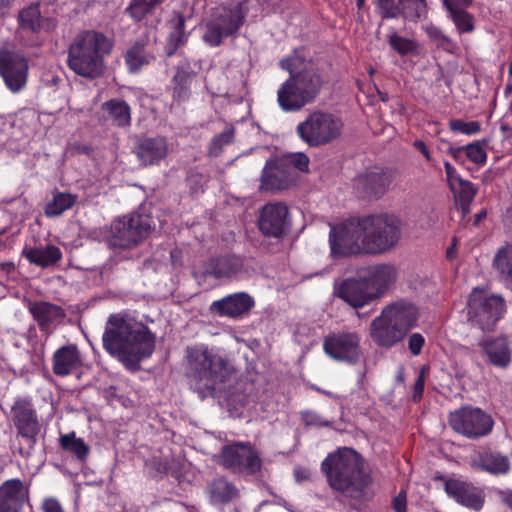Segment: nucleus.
Segmentation results:
<instances>
[{"label":"nucleus","mask_w":512,"mask_h":512,"mask_svg":"<svg viewBox=\"0 0 512 512\" xmlns=\"http://www.w3.org/2000/svg\"><path fill=\"white\" fill-rule=\"evenodd\" d=\"M102 343L105 351L127 369L138 371L141 360L151 356L155 349V336L144 324L112 314L106 322Z\"/></svg>","instance_id":"1"},{"label":"nucleus","mask_w":512,"mask_h":512,"mask_svg":"<svg viewBox=\"0 0 512 512\" xmlns=\"http://www.w3.org/2000/svg\"><path fill=\"white\" fill-rule=\"evenodd\" d=\"M280 67L290 74L277 91V102L283 111H300L318 98L326 80L312 60L295 50L280 61Z\"/></svg>","instance_id":"2"},{"label":"nucleus","mask_w":512,"mask_h":512,"mask_svg":"<svg viewBox=\"0 0 512 512\" xmlns=\"http://www.w3.org/2000/svg\"><path fill=\"white\" fill-rule=\"evenodd\" d=\"M321 471L332 490L354 500L365 499L372 484L363 457L352 448L342 447L329 453L321 463Z\"/></svg>","instance_id":"3"},{"label":"nucleus","mask_w":512,"mask_h":512,"mask_svg":"<svg viewBox=\"0 0 512 512\" xmlns=\"http://www.w3.org/2000/svg\"><path fill=\"white\" fill-rule=\"evenodd\" d=\"M184 366L190 385L202 397L211 394L228 374L227 362L204 345L186 347Z\"/></svg>","instance_id":"4"},{"label":"nucleus","mask_w":512,"mask_h":512,"mask_svg":"<svg viewBox=\"0 0 512 512\" xmlns=\"http://www.w3.org/2000/svg\"><path fill=\"white\" fill-rule=\"evenodd\" d=\"M418 309L410 302L400 300L387 305L370 324L369 335L383 348H391L402 342L416 325Z\"/></svg>","instance_id":"5"},{"label":"nucleus","mask_w":512,"mask_h":512,"mask_svg":"<svg viewBox=\"0 0 512 512\" xmlns=\"http://www.w3.org/2000/svg\"><path fill=\"white\" fill-rule=\"evenodd\" d=\"M112 49V42L102 33L90 30L79 34L68 49L67 64L76 74L96 78L104 67L103 58Z\"/></svg>","instance_id":"6"},{"label":"nucleus","mask_w":512,"mask_h":512,"mask_svg":"<svg viewBox=\"0 0 512 512\" xmlns=\"http://www.w3.org/2000/svg\"><path fill=\"white\" fill-rule=\"evenodd\" d=\"M154 229L155 223L149 214L134 211L112 221L107 244L114 250H132L148 239Z\"/></svg>","instance_id":"7"},{"label":"nucleus","mask_w":512,"mask_h":512,"mask_svg":"<svg viewBox=\"0 0 512 512\" xmlns=\"http://www.w3.org/2000/svg\"><path fill=\"white\" fill-rule=\"evenodd\" d=\"M366 254L379 255L390 251L402 237L401 220L390 214L362 217Z\"/></svg>","instance_id":"8"},{"label":"nucleus","mask_w":512,"mask_h":512,"mask_svg":"<svg viewBox=\"0 0 512 512\" xmlns=\"http://www.w3.org/2000/svg\"><path fill=\"white\" fill-rule=\"evenodd\" d=\"M466 308L468 322L486 332L493 331L506 311V304L501 295L476 287L469 295Z\"/></svg>","instance_id":"9"},{"label":"nucleus","mask_w":512,"mask_h":512,"mask_svg":"<svg viewBox=\"0 0 512 512\" xmlns=\"http://www.w3.org/2000/svg\"><path fill=\"white\" fill-rule=\"evenodd\" d=\"M343 130L340 117L330 112L313 111L297 125L300 139L310 147H320L338 139Z\"/></svg>","instance_id":"10"},{"label":"nucleus","mask_w":512,"mask_h":512,"mask_svg":"<svg viewBox=\"0 0 512 512\" xmlns=\"http://www.w3.org/2000/svg\"><path fill=\"white\" fill-rule=\"evenodd\" d=\"M244 4L216 7L205 23L203 41L211 47H219L225 38L235 37L245 22Z\"/></svg>","instance_id":"11"},{"label":"nucleus","mask_w":512,"mask_h":512,"mask_svg":"<svg viewBox=\"0 0 512 512\" xmlns=\"http://www.w3.org/2000/svg\"><path fill=\"white\" fill-rule=\"evenodd\" d=\"M329 244L333 258L366 254L362 217L333 226L329 233Z\"/></svg>","instance_id":"12"},{"label":"nucleus","mask_w":512,"mask_h":512,"mask_svg":"<svg viewBox=\"0 0 512 512\" xmlns=\"http://www.w3.org/2000/svg\"><path fill=\"white\" fill-rule=\"evenodd\" d=\"M217 462L235 474L255 476L261 471L262 460L249 442H234L224 445Z\"/></svg>","instance_id":"13"},{"label":"nucleus","mask_w":512,"mask_h":512,"mask_svg":"<svg viewBox=\"0 0 512 512\" xmlns=\"http://www.w3.org/2000/svg\"><path fill=\"white\" fill-rule=\"evenodd\" d=\"M11 419L16 428L17 437H21L27 445V450L20 447L19 453L22 456H28L30 450L36 445L37 435L41 431L38 414L31 399L18 397L11 406Z\"/></svg>","instance_id":"14"},{"label":"nucleus","mask_w":512,"mask_h":512,"mask_svg":"<svg viewBox=\"0 0 512 512\" xmlns=\"http://www.w3.org/2000/svg\"><path fill=\"white\" fill-rule=\"evenodd\" d=\"M449 424L455 432L469 439H478L491 433L494 420L480 408L466 406L450 413Z\"/></svg>","instance_id":"15"},{"label":"nucleus","mask_w":512,"mask_h":512,"mask_svg":"<svg viewBox=\"0 0 512 512\" xmlns=\"http://www.w3.org/2000/svg\"><path fill=\"white\" fill-rule=\"evenodd\" d=\"M257 227L264 237L282 240L291 229L288 206L281 201L266 203L258 211Z\"/></svg>","instance_id":"16"},{"label":"nucleus","mask_w":512,"mask_h":512,"mask_svg":"<svg viewBox=\"0 0 512 512\" xmlns=\"http://www.w3.org/2000/svg\"><path fill=\"white\" fill-rule=\"evenodd\" d=\"M28 61L20 52L0 49V76L7 88L16 93L21 91L28 77Z\"/></svg>","instance_id":"17"},{"label":"nucleus","mask_w":512,"mask_h":512,"mask_svg":"<svg viewBox=\"0 0 512 512\" xmlns=\"http://www.w3.org/2000/svg\"><path fill=\"white\" fill-rule=\"evenodd\" d=\"M323 349L337 361L354 364L360 358V336L356 332L332 333L324 338Z\"/></svg>","instance_id":"18"},{"label":"nucleus","mask_w":512,"mask_h":512,"mask_svg":"<svg viewBox=\"0 0 512 512\" xmlns=\"http://www.w3.org/2000/svg\"><path fill=\"white\" fill-rule=\"evenodd\" d=\"M296 172L284 160L267 161L262 175L260 190L278 192L290 188L296 181Z\"/></svg>","instance_id":"19"},{"label":"nucleus","mask_w":512,"mask_h":512,"mask_svg":"<svg viewBox=\"0 0 512 512\" xmlns=\"http://www.w3.org/2000/svg\"><path fill=\"white\" fill-rule=\"evenodd\" d=\"M392 173L389 170L373 167L367 169L355 181L359 193L368 199H379L389 189Z\"/></svg>","instance_id":"20"},{"label":"nucleus","mask_w":512,"mask_h":512,"mask_svg":"<svg viewBox=\"0 0 512 512\" xmlns=\"http://www.w3.org/2000/svg\"><path fill=\"white\" fill-rule=\"evenodd\" d=\"M336 294L354 308L363 307L377 299V293H373L364 274L343 280Z\"/></svg>","instance_id":"21"},{"label":"nucleus","mask_w":512,"mask_h":512,"mask_svg":"<svg viewBox=\"0 0 512 512\" xmlns=\"http://www.w3.org/2000/svg\"><path fill=\"white\" fill-rule=\"evenodd\" d=\"M446 494L458 504L476 512L480 511L485 503L483 490L460 478L446 481Z\"/></svg>","instance_id":"22"},{"label":"nucleus","mask_w":512,"mask_h":512,"mask_svg":"<svg viewBox=\"0 0 512 512\" xmlns=\"http://www.w3.org/2000/svg\"><path fill=\"white\" fill-rule=\"evenodd\" d=\"M478 346L490 365L502 369L510 365L512 361V348L508 337H483L479 340Z\"/></svg>","instance_id":"23"},{"label":"nucleus","mask_w":512,"mask_h":512,"mask_svg":"<svg viewBox=\"0 0 512 512\" xmlns=\"http://www.w3.org/2000/svg\"><path fill=\"white\" fill-rule=\"evenodd\" d=\"M29 500V486L18 478L0 485V512H22Z\"/></svg>","instance_id":"24"},{"label":"nucleus","mask_w":512,"mask_h":512,"mask_svg":"<svg viewBox=\"0 0 512 512\" xmlns=\"http://www.w3.org/2000/svg\"><path fill=\"white\" fill-rule=\"evenodd\" d=\"M253 298L245 292L228 295L220 300L214 301L210 311L220 316L237 318L248 313L254 306Z\"/></svg>","instance_id":"25"},{"label":"nucleus","mask_w":512,"mask_h":512,"mask_svg":"<svg viewBox=\"0 0 512 512\" xmlns=\"http://www.w3.org/2000/svg\"><path fill=\"white\" fill-rule=\"evenodd\" d=\"M139 162L143 166L155 165L168 154V143L164 137L143 138L134 147Z\"/></svg>","instance_id":"26"},{"label":"nucleus","mask_w":512,"mask_h":512,"mask_svg":"<svg viewBox=\"0 0 512 512\" xmlns=\"http://www.w3.org/2000/svg\"><path fill=\"white\" fill-rule=\"evenodd\" d=\"M195 75L190 62L186 60L175 67V74L171 80L172 106H179L190 98L191 84Z\"/></svg>","instance_id":"27"},{"label":"nucleus","mask_w":512,"mask_h":512,"mask_svg":"<svg viewBox=\"0 0 512 512\" xmlns=\"http://www.w3.org/2000/svg\"><path fill=\"white\" fill-rule=\"evenodd\" d=\"M29 311L41 331H51L52 327L62 323L66 316L65 310L56 304L37 301L29 303Z\"/></svg>","instance_id":"28"},{"label":"nucleus","mask_w":512,"mask_h":512,"mask_svg":"<svg viewBox=\"0 0 512 512\" xmlns=\"http://www.w3.org/2000/svg\"><path fill=\"white\" fill-rule=\"evenodd\" d=\"M53 373L65 377L73 374L82 366L81 354L75 344L60 347L53 355Z\"/></svg>","instance_id":"29"},{"label":"nucleus","mask_w":512,"mask_h":512,"mask_svg":"<svg viewBox=\"0 0 512 512\" xmlns=\"http://www.w3.org/2000/svg\"><path fill=\"white\" fill-rule=\"evenodd\" d=\"M364 276L373 293H377L379 298L395 282L397 271L391 264H378L369 267Z\"/></svg>","instance_id":"30"},{"label":"nucleus","mask_w":512,"mask_h":512,"mask_svg":"<svg viewBox=\"0 0 512 512\" xmlns=\"http://www.w3.org/2000/svg\"><path fill=\"white\" fill-rule=\"evenodd\" d=\"M243 269V259L237 255H223L208 260L205 273L214 278H230Z\"/></svg>","instance_id":"31"},{"label":"nucleus","mask_w":512,"mask_h":512,"mask_svg":"<svg viewBox=\"0 0 512 512\" xmlns=\"http://www.w3.org/2000/svg\"><path fill=\"white\" fill-rule=\"evenodd\" d=\"M19 23L23 30L39 33L41 31H51L56 23L52 18H45L41 15L39 4H31L19 12Z\"/></svg>","instance_id":"32"},{"label":"nucleus","mask_w":512,"mask_h":512,"mask_svg":"<svg viewBox=\"0 0 512 512\" xmlns=\"http://www.w3.org/2000/svg\"><path fill=\"white\" fill-rule=\"evenodd\" d=\"M22 256L31 264L41 268H48L60 262L62 252L57 246L51 244L37 247L25 246L22 250Z\"/></svg>","instance_id":"33"},{"label":"nucleus","mask_w":512,"mask_h":512,"mask_svg":"<svg viewBox=\"0 0 512 512\" xmlns=\"http://www.w3.org/2000/svg\"><path fill=\"white\" fill-rule=\"evenodd\" d=\"M477 466L492 475H503L509 472L510 461L499 451L483 448L477 454Z\"/></svg>","instance_id":"34"},{"label":"nucleus","mask_w":512,"mask_h":512,"mask_svg":"<svg viewBox=\"0 0 512 512\" xmlns=\"http://www.w3.org/2000/svg\"><path fill=\"white\" fill-rule=\"evenodd\" d=\"M124 59L129 72L136 73L154 61L155 55L148 49L147 42L138 40L126 50Z\"/></svg>","instance_id":"35"},{"label":"nucleus","mask_w":512,"mask_h":512,"mask_svg":"<svg viewBox=\"0 0 512 512\" xmlns=\"http://www.w3.org/2000/svg\"><path fill=\"white\" fill-rule=\"evenodd\" d=\"M207 493L213 504H228L239 496L237 487L224 477H218L209 482Z\"/></svg>","instance_id":"36"},{"label":"nucleus","mask_w":512,"mask_h":512,"mask_svg":"<svg viewBox=\"0 0 512 512\" xmlns=\"http://www.w3.org/2000/svg\"><path fill=\"white\" fill-rule=\"evenodd\" d=\"M172 31L170 32L165 46V53L168 57L174 55L177 50L187 42L188 35L185 33V18L180 13H175L171 20Z\"/></svg>","instance_id":"37"},{"label":"nucleus","mask_w":512,"mask_h":512,"mask_svg":"<svg viewBox=\"0 0 512 512\" xmlns=\"http://www.w3.org/2000/svg\"><path fill=\"white\" fill-rule=\"evenodd\" d=\"M102 110L107 113V117L118 127H126L131 122V112L129 105L121 99H111L102 104Z\"/></svg>","instance_id":"38"},{"label":"nucleus","mask_w":512,"mask_h":512,"mask_svg":"<svg viewBox=\"0 0 512 512\" xmlns=\"http://www.w3.org/2000/svg\"><path fill=\"white\" fill-rule=\"evenodd\" d=\"M493 267L501 281L512 289V245L506 244L498 249L494 256Z\"/></svg>","instance_id":"39"},{"label":"nucleus","mask_w":512,"mask_h":512,"mask_svg":"<svg viewBox=\"0 0 512 512\" xmlns=\"http://www.w3.org/2000/svg\"><path fill=\"white\" fill-rule=\"evenodd\" d=\"M77 201V196L71 193L57 192L53 199L45 207V215L48 217L60 216L64 211L72 208Z\"/></svg>","instance_id":"40"},{"label":"nucleus","mask_w":512,"mask_h":512,"mask_svg":"<svg viewBox=\"0 0 512 512\" xmlns=\"http://www.w3.org/2000/svg\"><path fill=\"white\" fill-rule=\"evenodd\" d=\"M59 443L63 450L74 454L81 461L87 458L90 451L89 446L83 439L77 438L75 432L61 435Z\"/></svg>","instance_id":"41"},{"label":"nucleus","mask_w":512,"mask_h":512,"mask_svg":"<svg viewBox=\"0 0 512 512\" xmlns=\"http://www.w3.org/2000/svg\"><path fill=\"white\" fill-rule=\"evenodd\" d=\"M402 16L412 22L426 19L428 15L426 0H398Z\"/></svg>","instance_id":"42"},{"label":"nucleus","mask_w":512,"mask_h":512,"mask_svg":"<svg viewBox=\"0 0 512 512\" xmlns=\"http://www.w3.org/2000/svg\"><path fill=\"white\" fill-rule=\"evenodd\" d=\"M235 128L233 125H228L219 134L215 135L208 147L209 155L217 157L223 151V148L234 141Z\"/></svg>","instance_id":"43"},{"label":"nucleus","mask_w":512,"mask_h":512,"mask_svg":"<svg viewBox=\"0 0 512 512\" xmlns=\"http://www.w3.org/2000/svg\"><path fill=\"white\" fill-rule=\"evenodd\" d=\"M164 0H132L126 11L136 21H141L147 14Z\"/></svg>","instance_id":"44"},{"label":"nucleus","mask_w":512,"mask_h":512,"mask_svg":"<svg viewBox=\"0 0 512 512\" xmlns=\"http://www.w3.org/2000/svg\"><path fill=\"white\" fill-rule=\"evenodd\" d=\"M387 41L391 48L402 56L414 53L418 48V45L414 40L402 37L396 32L390 33Z\"/></svg>","instance_id":"45"},{"label":"nucleus","mask_w":512,"mask_h":512,"mask_svg":"<svg viewBox=\"0 0 512 512\" xmlns=\"http://www.w3.org/2000/svg\"><path fill=\"white\" fill-rule=\"evenodd\" d=\"M466 9L459 8L448 11L450 18L460 33H470L474 30V18Z\"/></svg>","instance_id":"46"},{"label":"nucleus","mask_w":512,"mask_h":512,"mask_svg":"<svg viewBox=\"0 0 512 512\" xmlns=\"http://www.w3.org/2000/svg\"><path fill=\"white\" fill-rule=\"evenodd\" d=\"M458 189L455 188L454 195L456 201L473 202L478 188L468 180L457 177Z\"/></svg>","instance_id":"47"},{"label":"nucleus","mask_w":512,"mask_h":512,"mask_svg":"<svg viewBox=\"0 0 512 512\" xmlns=\"http://www.w3.org/2000/svg\"><path fill=\"white\" fill-rule=\"evenodd\" d=\"M465 152H466L467 158L471 162L478 164V165H483L486 163L487 154H486L484 147L480 141H476V142L466 145Z\"/></svg>","instance_id":"48"},{"label":"nucleus","mask_w":512,"mask_h":512,"mask_svg":"<svg viewBox=\"0 0 512 512\" xmlns=\"http://www.w3.org/2000/svg\"><path fill=\"white\" fill-rule=\"evenodd\" d=\"M376 6L383 19L397 18L401 7L394 0H376Z\"/></svg>","instance_id":"49"},{"label":"nucleus","mask_w":512,"mask_h":512,"mask_svg":"<svg viewBox=\"0 0 512 512\" xmlns=\"http://www.w3.org/2000/svg\"><path fill=\"white\" fill-rule=\"evenodd\" d=\"M449 127L454 132H461L466 135H473L480 131L481 126L478 121L465 122L461 119H453L449 122Z\"/></svg>","instance_id":"50"},{"label":"nucleus","mask_w":512,"mask_h":512,"mask_svg":"<svg viewBox=\"0 0 512 512\" xmlns=\"http://www.w3.org/2000/svg\"><path fill=\"white\" fill-rule=\"evenodd\" d=\"M287 164L293 169H298L299 171H307L309 166V158L304 153H294L289 155L286 159H283Z\"/></svg>","instance_id":"51"},{"label":"nucleus","mask_w":512,"mask_h":512,"mask_svg":"<svg viewBox=\"0 0 512 512\" xmlns=\"http://www.w3.org/2000/svg\"><path fill=\"white\" fill-rule=\"evenodd\" d=\"M427 36L430 40L434 41L438 46H446L451 43L448 36H446L438 27L430 25L425 29Z\"/></svg>","instance_id":"52"},{"label":"nucleus","mask_w":512,"mask_h":512,"mask_svg":"<svg viewBox=\"0 0 512 512\" xmlns=\"http://www.w3.org/2000/svg\"><path fill=\"white\" fill-rule=\"evenodd\" d=\"M424 344L425 338L420 333H413L408 338V348L415 356L421 353Z\"/></svg>","instance_id":"53"},{"label":"nucleus","mask_w":512,"mask_h":512,"mask_svg":"<svg viewBox=\"0 0 512 512\" xmlns=\"http://www.w3.org/2000/svg\"><path fill=\"white\" fill-rule=\"evenodd\" d=\"M41 508L43 512H65L60 502L53 497L45 498Z\"/></svg>","instance_id":"54"},{"label":"nucleus","mask_w":512,"mask_h":512,"mask_svg":"<svg viewBox=\"0 0 512 512\" xmlns=\"http://www.w3.org/2000/svg\"><path fill=\"white\" fill-rule=\"evenodd\" d=\"M392 507L395 512H407L406 492L400 491L392 500Z\"/></svg>","instance_id":"55"},{"label":"nucleus","mask_w":512,"mask_h":512,"mask_svg":"<svg viewBox=\"0 0 512 512\" xmlns=\"http://www.w3.org/2000/svg\"><path fill=\"white\" fill-rule=\"evenodd\" d=\"M444 167H445L448 185H449L450 189L452 191H454L455 184L457 183V177H460V176L457 174L456 169L449 162H445Z\"/></svg>","instance_id":"56"},{"label":"nucleus","mask_w":512,"mask_h":512,"mask_svg":"<svg viewBox=\"0 0 512 512\" xmlns=\"http://www.w3.org/2000/svg\"><path fill=\"white\" fill-rule=\"evenodd\" d=\"M472 3V0H443V4L447 11L468 8Z\"/></svg>","instance_id":"57"},{"label":"nucleus","mask_w":512,"mask_h":512,"mask_svg":"<svg viewBox=\"0 0 512 512\" xmlns=\"http://www.w3.org/2000/svg\"><path fill=\"white\" fill-rule=\"evenodd\" d=\"M424 383H425V380H424V375L423 373H421L416 382L414 383V394H413V400L414 401H418L421 397H422V394H423V391H424Z\"/></svg>","instance_id":"58"},{"label":"nucleus","mask_w":512,"mask_h":512,"mask_svg":"<svg viewBox=\"0 0 512 512\" xmlns=\"http://www.w3.org/2000/svg\"><path fill=\"white\" fill-rule=\"evenodd\" d=\"M499 498L507 507L512 509V490H500L498 492Z\"/></svg>","instance_id":"59"},{"label":"nucleus","mask_w":512,"mask_h":512,"mask_svg":"<svg viewBox=\"0 0 512 512\" xmlns=\"http://www.w3.org/2000/svg\"><path fill=\"white\" fill-rule=\"evenodd\" d=\"M155 469L160 473H167L169 471V463L167 459H155L153 461Z\"/></svg>","instance_id":"60"},{"label":"nucleus","mask_w":512,"mask_h":512,"mask_svg":"<svg viewBox=\"0 0 512 512\" xmlns=\"http://www.w3.org/2000/svg\"><path fill=\"white\" fill-rule=\"evenodd\" d=\"M465 151V146L461 147H451L449 148V154L456 160H460L462 152Z\"/></svg>","instance_id":"61"},{"label":"nucleus","mask_w":512,"mask_h":512,"mask_svg":"<svg viewBox=\"0 0 512 512\" xmlns=\"http://www.w3.org/2000/svg\"><path fill=\"white\" fill-rule=\"evenodd\" d=\"M414 146L419 150L427 159H430L429 150L423 141H415Z\"/></svg>","instance_id":"62"},{"label":"nucleus","mask_w":512,"mask_h":512,"mask_svg":"<svg viewBox=\"0 0 512 512\" xmlns=\"http://www.w3.org/2000/svg\"><path fill=\"white\" fill-rule=\"evenodd\" d=\"M456 202L459 203V205H460L463 217H465L467 214L470 213V206H471L472 202H464V201H456Z\"/></svg>","instance_id":"63"},{"label":"nucleus","mask_w":512,"mask_h":512,"mask_svg":"<svg viewBox=\"0 0 512 512\" xmlns=\"http://www.w3.org/2000/svg\"><path fill=\"white\" fill-rule=\"evenodd\" d=\"M10 7L9 0H0V16L8 12Z\"/></svg>","instance_id":"64"}]
</instances>
